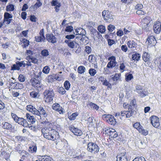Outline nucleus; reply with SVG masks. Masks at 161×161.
<instances>
[{
	"mask_svg": "<svg viewBox=\"0 0 161 161\" xmlns=\"http://www.w3.org/2000/svg\"><path fill=\"white\" fill-rule=\"evenodd\" d=\"M76 38L74 41H71L68 44V47L71 48H76L79 46L78 42L79 41H82L83 43H87L88 42V38L86 36L85 30L79 28L75 30Z\"/></svg>",
	"mask_w": 161,
	"mask_h": 161,
	"instance_id": "obj_1",
	"label": "nucleus"
},
{
	"mask_svg": "<svg viewBox=\"0 0 161 161\" xmlns=\"http://www.w3.org/2000/svg\"><path fill=\"white\" fill-rule=\"evenodd\" d=\"M41 131L44 137L48 140L54 141L59 138L58 133L51 128H43Z\"/></svg>",
	"mask_w": 161,
	"mask_h": 161,
	"instance_id": "obj_2",
	"label": "nucleus"
},
{
	"mask_svg": "<svg viewBox=\"0 0 161 161\" xmlns=\"http://www.w3.org/2000/svg\"><path fill=\"white\" fill-rule=\"evenodd\" d=\"M87 150L92 154H95L99 152V148L96 143L90 142L87 144Z\"/></svg>",
	"mask_w": 161,
	"mask_h": 161,
	"instance_id": "obj_3",
	"label": "nucleus"
},
{
	"mask_svg": "<svg viewBox=\"0 0 161 161\" xmlns=\"http://www.w3.org/2000/svg\"><path fill=\"white\" fill-rule=\"evenodd\" d=\"M44 99L45 101H53V100L54 93L53 90H46L44 92Z\"/></svg>",
	"mask_w": 161,
	"mask_h": 161,
	"instance_id": "obj_4",
	"label": "nucleus"
},
{
	"mask_svg": "<svg viewBox=\"0 0 161 161\" xmlns=\"http://www.w3.org/2000/svg\"><path fill=\"white\" fill-rule=\"evenodd\" d=\"M102 16L106 22H110L114 20L112 14L108 11H103L102 12Z\"/></svg>",
	"mask_w": 161,
	"mask_h": 161,
	"instance_id": "obj_5",
	"label": "nucleus"
},
{
	"mask_svg": "<svg viewBox=\"0 0 161 161\" xmlns=\"http://www.w3.org/2000/svg\"><path fill=\"white\" fill-rule=\"evenodd\" d=\"M32 85L35 87L38 90H41L43 88V85H42L40 81L35 78L31 79V80Z\"/></svg>",
	"mask_w": 161,
	"mask_h": 161,
	"instance_id": "obj_6",
	"label": "nucleus"
},
{
	"mask_svg": "<svg viewBox=\"0 0 161 161\" xmlns=\"http://www.w3.org/2000/svg\"><path fill=\"white\" fill-rule=\"evenodd\" d=\"M151 18L149 17H146L142 20L141 25L143 29H145L151 25Z\"/></svg>",
	"mask_w": 161,
	"mask_h": 161,
	"instance_id": "obj_7",
	"label": "nucleus"
},
{
	"mask_svg": "<svg viewBox=\"0 0 161 161\" xmlns=\"http://www.w3.org/2000/svg\"><path fill=\"white\" fill-rule=\"evenodd\" d=\"M126 153L124 149L121 151L116 157L117 161H128Z\"/></svg>",
	"mask_w": 161,
	"mask_h": 161,
	"instance_id": "obj_8",
	"label": "nucleus"
},
{
	"mask_svg": "<svg viewBox=\"0 0 161 161\" xmlns=\"http://www.w3.org/2000/svg\"><path fill=\"white\" fill-rule=\"evenodd\" d=\"M136 88V92L138 93L141 97H143L147 94V90L143 89L142 86L137 85Z\"/></svg>",
	"mask_w": 161,
	"mask_h": 161,
	"instance_id": "obj_9",
	"label": "nucleus"
},
{
	"mask_svg": "<svg viewBox=\"0 0 161 161\" xmlns=\"http://www.w3.org/2000/svg\"><path fill=\"white\" fill-rule=\"evenodd\" d=\"M103 118L111 125H114L115 123V120L114 117L110 114H104L103 115Z\"/></svg>",
	"mask_w": 161,
	"mask_h": 161,
	"instance_id": "obj_10",
	"label": "nucleus"
},
{
	"mask_svg": "<svg viewBox=\"0 0 161 161\" xmlns=\"http://www.w3.org/2000/svg\"><path fill=\"white\" fill-rule=\"evenodd\" d=\"M151 123L155 128H158L160 126L158 118L155 116H153L150 118Z\"/></svg>",
	"mask_w": 161,
	"mask_h": 161,
	"instance_id": "obj_11",
	"label": "nucleus"
},
{
	"mask_svg": "<svg viewBox=\"0 0 161 161\" xmlns=\"http://www.w3.org/2000/svg\"><path fill=\"white\" fill-rule=\"evenodd\" d=\"M109 61L107 64V67L108 68H112L114 67L117 64L116 61V58L115 56H112L108 58Z\"/></svg>",
	"mask_w": 161,
	"mask_h": 161,
	"instance_id": "obj_12",
	"label": "nucleus"
},
{
	"mask_svg": "<svg viewBox=\"0 0 161 161\" xmlns=\"http://www.w3.org/2000/svg\"><path fill=\"white\" fill-rule=\"evenodd\" d=\"M35 39L36 42H44L45 40V38L44 36V30L42 29L39 32V36L35 37Z\"/></svg>",
	"mask_w": 161,
	"mask_h": 161,
	"instance_id": "obj_13",
	"label": "nucleus"
},
{
	"mask_svg": "<svg viewBox=\"0 0 161 161\" xmlns=\"http://www.w3.org/2000/svg\"><path fill=\"white\" fill-rule=\"evenodd\" d=\"M156 42V39L153 36H151L148 37L146 42V43L149 46H154Z\"/></svg>",
	"mask_w": 161,
	"mask_h": 161,
	"instance_id": "obj_14",
	"label": "nucleus"
},
{
	"mask_svg": "<svg viewBox=\"0 0 161 161\" xmlns=\"http://www.w3.org/2000/svg\"><path fill=\"white\" fill-rule=\"evenodd\" d=\"M153 29L156 34L159 33L161 30V23L159 21H156L154 24Z\"/></svg>",
	"mask_w": 161,
	"mask_h": 161,
	"instance_id": "obj_15",
	"label": "nucleus"
},
{
	"mask_svg": "<svg viewBox=\"0 0 161 161\" xmlns=\"http://www.w3.org/2000/svg\"><path fill=\"white\" fill-rule=\"evenodd\" d=\"M47 40L49 42L55 43L57 42V38L52 34H47L46 35Z\"/></svg>",
	"mask_w": 161,
	"mask_h": 161,
	"instance_id": "obj_16",
	"label": "nucleus"
},
{
	"mask_svg": "<svg viewBox=\"0 0 161 161\" xmlns=\"http://www.w3.org/2000/svg\"><path fill=\"white\" fill-rule=\"evenodd\" d=\"M3 23L6 24H9L12 20V16L8 13L5 12L4 14Z\"/></svg>",
	"mask_w": 161,
	"mask_h": 161,
	"instance_id": "obj_17",
	"label": "nucleus"
},
{
	"mask_svg": "<svg viewBox=\"0 0 161 161\" xmlns=\"http://www.w3.org/2000/svg\"><path fill=\"white\" fill-rule=\"evenodd\" d=\"M106 133L108 134L111 138H116L118 136L117 132L115 130L112 128L107 129L106 131Z\"/></svg>",
	"mask_w": 161,
	"mask_h": 161,
	"instance_id": "obj_18",
	"label": "nucleus"
},
{
	"mask_svg": "<svg viewBox=\"0 0 161 161\" xmlns=\"http://www.w3.org/2000/svg\"><path fill=\"white\" fill-rule=\"evenodd\" d=\"M15 121L25 127H27L29 125V124L26 120L22 118L18 117Z\"/></svg>",
	"mask_w": 161,
	"mask_h": 161,
	"instance_id": "obj_19",
	"label": "nucleus"
},
{
	"mask_svg": "<svg viewBox=\"0 0 161 161\" xmlns=\"http://www.w3.org/2000/svg\"><path fill=\"white\" fill-rule=\"evenodd\" d=\"M69 129L75 135L80 136L83 134L81 130L77 128H75L74 127H70Z\"/></svg>",
	"mask_w": 161,
	"mask_h": 161,
	"instance_id": "obj_20",
	"label": "nucleus"
},
{
	"mask_svg": "<svg viewBox=\"0 0 161 161\" xmlns=\"http://www.w3.org/2000/svg\"><path fill=\"white\" fill-rule=\"evenodd\" d=\"M59 75L58 74H53L51 75H50L48 76V81L52 82L56 80H60V79H59Z\"/></svg>",
	"mask_w": 161,
	"mask_h": 161,
	"instance_id": "obj_21",
	"label": "nucleus"
},
{
	"mask_svg": "<svg viewBox=\"0 0 161 161\" xmlns=\"http://www.w3.org/2000/svg\"><path fill=\"white\" fill-rule=\"evenodd\" d=\"M26 109L27 110L31 112L32 113L35 114L39 113L38 112V110H37L34 107L31 105H27L26 106Z\"/></svg>",
	"mask_w": 161,
	"mask_h": 161,
	"instance_id": "obj_22",
	"label": "nucleus"
},
{
	"mask_svg": "<svg viewBox=\"0 0 161 161\" xmlns=\"http://www.w3.org/2000/svg\"><path fill=\"white\" fill-rule=\"evenodd\" d=\"M52 6H55L54 8L56 12H58L59 10V8L61 6L60 3L57 0H53L51 3Z\"/></svg>",
	"mask_w": 161,
	"mask_h": 161,
	"instance_id": "obj_23",
	"label": "nucleus"
},
{
	"mask_svg": "<svg viewBox=\"0 0 161 161\" xmlns=\"http://www.w3.org/2000/svg\"><path fill=\"white\" fill-rule=\"evenodd\" d=\"M25 116L26 118V119L29 122L33 124L35 123L36 119L34 118V117L31 116L29 114H26Z\"/></svg>",
	"mask_w": 161,
	"mask_h": 161,
	"instance_id": "obj_24",
	"label": "nucleus"
},
{
	"mask_svg": "<svg viewBox=\"0 0 161 161\" xmlns=\"http://www.w3.org/2000/svg\"><path fill=\"white\" fill-rule=\"evenodd\" d=\"M53 108L54 110L58 111L60 114L63 113L62 108L58 103H54L53 105Z\"/></svg>",
	"mask_w": 161,
	"mask_h": 161,
	"instance_id": "obj_25",
	"label": "nucleus"
},
{
	"mask_svg": "<svg viewBox=\"0 0 161 161\" xmlns=\"http://www.w3.org/2000/svg\"><path fill=\"white\" fill-rule=\"evenodd\" d=\"M39 110H40V111H38L39 113L37 114H36V115H37L39 116V117L40 118L41 116L40 115H42L44 117H46L47 116V114L46 113L44 108L42 107H40Z\"/></svg>",
	"mask_w": 161,
	"mask_h": 161,
	"instance_id": "obj_26",
	"label": "nucleus"
},
{
	"mask_svg": "<svg viewBox=\"0 0 161 161\" xmlns=\"http://www.w3.org/2000/svg\"><path fill=\"white\" fill-rule=\"evenodd\" d=\"M127 44L128 47L130 48H136L137 45L136 43L132 40L129 41Z\"/></svg>",
	"mask_w": 161,
	"mask_h": 161,
	"instance_id": "obj_27",
	"label": "nucleus"
},
{
	"mask_svg": "<svg viewBox=\"0 0 161 161\" xmlns=\"http://www.w3.org/2000/svg\"><path fill=\"white\" fill-rule=\"evenodd\" d=\"M99 79V80L102 83V84L104 85L109 86V85H110V83L107 81L106 79L103 76H100Z\"/></svg>",
	"mask_w": 161,
	"mask_h": 161,
	"instance_id": "obj_28",
	"label": "nucleus"
},
{
	"mask_svg": "<svg viewBox=\"0 0 161 161\" xmlns=\"http://www.w3.org/2000/svg\"><path fill=\"white\" fill-rule=\"evenodd\" d=\"M41 160L40 161H53V159L52 158L49 156L47 155H44L40 156Z\"/></svg>",
	"mask_w": 161,
	"mask_h": 161,
	"instance_id": "obj_29",
	"label": "nucleus"
},
{
	"mask_svg": "<svg viewBox=\"0 0 161 161\" xmlns=\"http://www.w3.org/2000/svg\"><path fill=\"white\" fill-rule=\"evenodd\" d=\"M21 44L22 45V46L23 48H25L28 46L29 44V42L28 40L25 39H22V40H20Z\"/></svg>",
	"mask_w": 161,
	"mask_h": 161,
	"instance_id": "obj_30",
	"label": "nucleus"
},
{
	"mask_svg": "<svg viewBox=\"0 0 161 161\" xmlns=\"http://www.w3.org/2000/svg\"><path fill=\"white\" fill-rule=\"evenodd\" d=\"M2 127L5 129L9 130L12 128V125L7 122H4L2 123Z\"/></svg>",
	"mask_w": 161,
	"mask_h": 161,
	"instance_id": "obj_31",
	"label": "nucleus"
},
{
	"mask_svg": "<svg viewBox=\"0 0 161 161\" xmlns=\"http://www.w3.org/2000/svg\"><path fill=\"white\" fill-rule=\"evenodd\" d=\"M141 58V55L138 53H135L132 55V59L135 61H139Z\"/></svg>",
	"mask_w": 161,
	"mask_h": 161,
	"instance_id": "obj_32",
	"label": "nucleus"
},
{
	"mask_svg": "<svg viewBox=\"0 0 161 161\" xmlns=\"http://www.w3.org/2000/svg\"><path fill=\"white\" fill-rule=\"evenodd\" d=\"M142 58L143 60L145 62L148 61L150 59V55L147 53L144 52L143 54Z\"/></svg>",
	"mask_w": 161,
	"mask_h": 161,
	"instance_id": "obj_33",
	"label": "nucleus"
},
{
	"mask_svg": "<svg viewBox=\"0 0 161 161\" xmlns=\"http://www.w3.org/2000/svg\"><path fill=\"white\" fill-rule=\"evenodd\" d=\"M97 29L98 31L101 33H104L106 31L105 27L103 25H99Z\"/></svg>",
	"mask_w": 161,
	"mask_h": 161,
	"instance_id": "obj_34",
	"label": "nucleus"
},
{
	"mask_svg": "<svg viewBox=\"0 0 161 161\" xmlns=\"http://www.w3.org/2000/svg\"><path fill=\"white\" fill-rule=\"evenodd\" d=\"M14 9V6L12 4L8 5L6 7V9L7 11H12Z\"/></svg>",
	"mask_w": 161,
	"mask_h": 161,
	"instance_id": "obj_35",
	"label": "nucleus"
},
{
	"mask_svg": "<svg viewBox=\"0 0 161 161\" xmlns=\"http://www.w3.org/2000/svg\"><path fill=\"white\" fill-rule=\"evenodd\" d=\"M86 69L83 66H79L78 68V73L82 74L85 71Z\"/></svg>",
	"mask_w": 161,
	"mask_h": 161,
	"instance_id": "obj_36",
	"label": "nucleus"
},
{
	"mask_svg": "<svg viewBox=\"0 0 161 161\" xmlns=\"http://www.w3.org/2000/svg\"><path fill=\"white\" fill-rule=\"evenodd\" d=\"M121 76L120 73H116L114 76L112 77V79L114 81H117L119 80L120 79Z\"/></svg>",
	"mask_w": 161,
	"mask_h": 161,
	"instance_id": "obj_37",
	"label": "nucleus"
},
{
	"mask_svg": "<svg viewBox=\"0 0 161 161\" xmlns=\"http://www.w3.org/2000/svg\"><path fill=\"white\" fill-rule=\"evenodd\" d=\"M138 131L140 133L145 136L147 135L148 134V131L144 129L142 127L140 129H139Z\"/></svg>",
	"mask_w": 161,
	"mask_h": 161,
	"instance_id": "obj_38",
	"label": "nucleus"
},
{
	"mask_svg": "<svg viewBox=\"0 0 161 161\" xmlns=\"http://www.w3.org/2000/svg\"><path fill=\"white\" fill-rule=\"evenodd\" d=\"M88 105H89L92 108H93V109L97 110L99 108V107L97 105L92 102H89Z\"/></svg>",
	"mask_w": 161,
	"mask_h": 161,
	"instance_id": "obj_39",
	"label": "nucleus"
},
{
	"mask_svg": "<svg viewBox=\"0 0 161 161\" xmlns=\"http://www.w3.org/2000/svg\"><path fill=\"white\" fill-rule=\"evenodd\" d=\"M136 101H131L129 106V109H133L136 107Z\"/></svg>",
	"mask_w": 161,
	"mask_h": 161,
	"instance_id": "obj_40",
	"label": "nucleus"
},
{
	"mask_svg": "<svg viewBox=\"0 0 161 161\" xmlns=\"http://www.w3.org/2000/svg\"><path fill=\"white\" fill-rule=\"evenodd\" d=\"M41 54L44 57H46L49 55V53L47 49H44L41 51Z\"/></svg>",
	"mask_w": 161,
	"mask_h": 161,
	"instance_id": "obj_41",
	"label": "nucleus"
},
{
	"mask_svg": "<svg viewBox=\"0 0 161 161\" xmlns=\"http://www.w3.org/2000/svg\"><path fill=\"white\" fill-rule=\"evenodd\" d=\"M30 96L33 98H37L39 97V94L37 92L32 91L30 93Z\"/></svg>",
	"mask_w": 161,
	"mask_h": 161,
	"instance_id": "obj_42",
	"label": "nucleus"
},
{
	"mask_svg": "<svg viewBox=\"0 0 161 161\" xmlns=\"http://www.w3.org/2000/svg\"><path fill=\"white\" fill-rule=\"evenodd\" d=\"M16 63L19 68L22 66L25 67L26 66V63L25 61H22L21 62L17 61L16 62Z\"/></svg>",
	"mask_w": 161,
	"mask_h": 161,
	"instance_id": "obj_43",
	"label": "nucleus"
},
{
	"mask_svg": "<svg viewBox=\"0 0 161 161\" xmlns=\"http://www.w3.org/2000/svg\"><path fill=\"white\" fill-rule=\"evenodd\" d=\"M70 84L69 82L67 80L65 81L64 84V86L66 90H68L70 88Z\"/></svg>",
	"mask_w": 161,
	"mask_h": 161,
	"instance_id": "obj_44",
	"label": "nucleus"
},
{
	"mask_svg": "<svg viewBox=\"0 0 161 161\" xmlns=\"http://www.w3.org/2000/svg\"><path fill=\"white\" fill-rule=\"evenodd\" d=\"M89 73L91 76H94L97 73V71L94 69L91 68L89 70Z\"/></svg>",
	"mask_w": 161,
	"mask_h": 161,
	"instance_id": "obj_45",
	"label": "nucleus"
},
{
	"mask_svg": "<svg viewBox=\"0 0 161 161\" xmlns=\"http://www.w3.org/2000/svg\"><path fill=\"white\" fill-rule=\"evenodd\" d=\"M133 78L132 75L131 74H126L125 75V79L127 81L131 80Z\"/></svg>",
	"mask_w": 161,
	"mask_h": 161,
	"instance_id": "obj_46",
	"label": "nucleus"
},
{
	"mask_svg": "<svg viewBox=\"0 0 161 161\" xmlns=\"http://www.w3.org/2000/svg\"><path fill=\"white\" fill-rule=\"evenodd\" d=\"M42 4V3L40 1H37L33 6V8L34 9H37L38 8L41 7Z\"/></svg>",
	"mask_w": 161,
	"mask_h": 161,
	"instance_id": "obj_47",
	"label": "nucleus"
},
{
	"mask_svg": "<svg viewBox=\"0 0 161 161\" xmlns=\"http://www.w3.org/2000/svg\"><path fill=\"white\" fill-rule=\"evenodd\" d=\"M50 68L48 66H46L44 67L42 70V72L45 74H48Z\"/></svg>",
	"mask_w": 161,
	"mask_h": 161,
	"instance_id": "obj_48",
	"label": "nucleus"
},
{
	"mask_svg": "<svg viewBox=\"0 0 161 161\" xmlns=\"http://www.w3.org/2000/svg\"><path fill=\"white\" fill-rule=\"evenodd\" d=\"M115 28L114 25L110 24L108 26V29L109 32H112L115 29Z\"/></svg>",
	"mask_w": 161,
	"mask_h": 161,
	"instance_id": "obj_49",
	"label": "nucleus"
},
{
	"mask_svg": "<svg viewBox=\"0 0 161 161\" xmlns=\"http://www.w3.org/2000/svg\"><path fill=\"white\" fill-rule=\"evenodd\" d=\"M125 67L123 63H120L119 68L120 69V72L121 73H122L125 70Z\"/></svg>",
	"mask_w": 161,
	"mask_h": 161,
	"instance_id": "obj_50",
	"label": "nucleus"
},
{
	"mask_svg": "<svg viewBox=\"0 0 161 161\" xmlns=\"http://www.w3.org/2000/svg\"><path fill=\"white\" fill-rule=\"evenodd\" d=\"M58 91L59 93L62 95L64 94L66 92L65 89L62 87L59 88Z\"/></svg>",
	"mask_w": 161,
	"mask_h": 161,
	"instance_id": "obj_51",
	"label": "nucleus"
},
{
	"mask_svg": "<svg viewBox=\"0 0 161 161\" xmlns=\"http://www.w3.org/2000/svg\"><path fill=\"white\" fill-rule=\"evenodd\" d=\"M133 127L139 130V129H140L142 126L140 125L139 123L136 122L134 124Z\"/></svg>",
	"mask_w": 161,
	"mask_h": 161,
	"instance_id": "obj_52",
	"label": "nucleus"
},
{
	"mask_svg": "<svg viewBox=\"0 0 161 161\" xmlns=\"http://www.w3.org/2000/svg\"><path fill=\"white\" fill-rule=\"evenodd\" d=\"M134 113V111L132 110L127 111L126 114V118H129Z\"/></svg>",
	"mask_w": 161,
	"mask_h": 161,
	"instance_id": "obj_53",
	"label": "nucleus"
},
{
	"mask_svg": "<svg viewBox=\"0 0 161 161\" xmlns=\"http://www.w3.org/2000/svg\"><path fill=\"white\" fill-rule=\"evenodd\" d=\"M19 80L21 82H23L25 80V77L24 75L20 74L18 77Z\"/></svg>",
	"mask_w": 161,
	"mask_h": 161,
	"instance_id": "obj_54",
	"label": "nucleus"
},
{
	"mask_svg": "<svg viewBox=\"0 0 161 161\" xmlns=\"http://www.w3.org/2000/svg\"><path fill=\"white\" fill-rule=\"evenodd\" d=\"M20 69V68L19 67V66L17 65V63H16V64H14L13 65V66L12 67V70H19Z\"/></svg>",
	"mask_w": 161,
	"mask_h": 161,
	"instance_id": "obj_55",
	"label": "nucleus"
},
{
	"mask_svg": "<svg viewBox=\"0 0 161 161\" xmlns=\"http://www.w3.org/2000/svg\"><path fill=\"white\" fill-rule=\"evenodd\" d=\"M36 147L34 146H32L31 147H30L29 148V151L31 150V153L36 152Z\"/></svg>",
	"mask_w": 161,
	"mask_h": 161,
	"instance_id": "obj_56",
	"label": "nucleus"
},
{
	"mask_svg": "<svg viewBox=\"0 0 161 161\" xmlns=\"http://www.w3.org/2000/svg\"><path fill=\"white\" fill-rule=\"evenodd\" d=\"M24 87L23 85L21 83H17L16 84V88L18 89H22Z\"/></svg>",
	"mask_w": 161,
	"mask_h": 161,
	"instance_id": "obj_57",
	"label": "nucleus"
},
{
	"mask_svg": "<svg viewBox=\"0 0 161 161\" xmlns=\"http://www.w3.org/2000/svg\"><path fill=\"white\" fill-rule=\"evenodd\" d=\"M143 8V5L141 4H138L135 6V8L137 10H141Z\"/></svg>",
	"mask_w": 161,
	"mask_h": 161,
	"instance_id": "obj_58",
	"label": "nucleus"
},
{
	"mask_svg": "<svg viewBox=\"0 0 161 161\" xmlns=\"http://www.w3.org/2000/svg\"><path fill=\"white\" fill-rule=\"evenodd\" d=\"M136 13L139 15H143L145 14L146 13L142 10H139L136 11Z\"/></svg>",
	"mask_w": 161,
	"mask_h": 161,
	"instance_id": "obj_59",
	"label": "nucleus"
},
{
	"mask_svg": "<svg viewBox=\"0 0 161 161\" xmlns=\"http://www.w3.org/2000/svg\"><path fill=\"white\" fill-rule=\"evenodd\" d=\"M75 36L74 35H69L66 36H65V38L68 40H70L74 39Z\"/></svg>",
	"mask_w": 161,
	"mask_h": 161,
	"instance_id": "obj_60",
	"label": "nucleus"
},
{
	"mask_svg": "<svg viewBox=\"0 0 161 161\" xmlns=\"http://www.w3.org/2000/svg\"><path fill=\"white\" fill-rule=\"evenodd\" d=\"M85 50L87 53L89 54L91 52L92 49L90 47L88 46H86L85 47Z\"/></svg>",
	"mask_w": 161,
	"mask_h": 161,
	"instance_id": "obj_61",
	"label": "nucleus"
},
{
	"mask_svg": "<svg viewBox=\"0 0 161 161\" xmlns=\"http://www.w3.org/2000/svg\"><path fill=\"white\" fill-rule=\"evenodd\" d=\"M77 115V113H73L71 115L69 116V119L71 120H74L75 117Z\"/></svg>",
	"mask_w": 161,
	"mask_h": 161,
	"instance_id": "obj_62",
	"label": "nucleus"
},
{
	"mask_svg": "<svg viewBox=\"0 0 161 161\" xmlns=\"http://www.w3.org/2000/svg\"><path fill=\"white\" fill-rule=\"evenodd\" d=\"M132 161H146L145 158L143 157L135 158Z\"/></svg>",
	"mask_w": 161,
	"mask_h": 161,
	"instance_id": "obj_63",
	"label": "nucleus"
},
{
	"mask_svg": "<svg viewBox=\"0 0 161 161\" xmlns=\"http://www.w3.org/2000/svg\"><path fill=\"white\" fill-rule=\"evenodd\" d=\"M116 34L117 36H121L123 35L124 32L122 30H119L117 32Z\"/></svg>",
	"mask_w": 161,
	"mask_h": 161,
	"instance_id": "obj_64",
	"label": "nucleus"
}]
</instances>
